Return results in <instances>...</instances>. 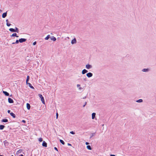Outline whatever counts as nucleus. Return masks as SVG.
Here are the masks:
<instances>
[{
    "instance_id": "obj_1",
    "label": "nucleus",
    "mask_w": 156,
    "mask_h": 156,
    "mask_svg": "<svg viewBox=\"0 0 156 156\" xmlns=\"http://www.w3.org/2000/svg\"><path fill=\"white\" fill-rule=\"evenodd\" d=\"M38 96L40 98H41V101H42V103L43 104H45L44 99V98L43 97L42 95L41 94H38Z\"/></svg>"
},
{
    "instance_id": "obj_2",
    "label": "nucleus",
    "mask_w": 156,
    "mask_h": 156,
    "mask_svg": "<svg viewBox=\"0 0 156 156\" xmlns=\"http://www.w3.org/2000/svg\"><path fill=\"white\" fill-rule=\"evenodd\" d=\"M27 39L25 38H21L19 39V41L20 43H22L26 41Z\"/></svg>"
},
{
    "instance_id": "obj_3",
    "label": "nucleus",
    "mask_w": 156,
    "mask_h": 156,
    "mask_svg": "<svg viewBox=\"0 0 156 156\" xmlns=\"http://www.w3.org/2000/svg\"><path fill=\"white\" fill-rule=\"evenodd\" d=\"M86 76L87 77L90 78L93 76V74L89 72L87 74Z\"/></svg>"
},
{
    "instance_id": "obj_4",
    "label": "nucleus",
    "mask_w": 156,
    "mask_h": 156,
    "mask_svg": "<svg viewBox=\"0 0 156 156\" xmlns=\"http://www.w3.org/2000/svg\"><path fill=\"white\" fill-rule=\"evenodd\" d=\"M86 68L87 69H89L92 68V66L90 65L87 64L86 66Z\"/></svg>"
},
{
    "instance_id": "obj_5",
    "label": "nucleus",
    "mask_w": 156,
    "mask_h": 156,
    "mask_svg": "<svg viewBox=\"0 0 156 156\" xmlns=\"http://www.w3.org/2000/svg\"><path fill=\"white\" fill-rule=\"evenodd\" d=\"M76 39L75 38H74L71 41V43L72 44H76Z\"/></svg>"
},
{
    "instance_id": "obj_6",
    "label": "nucleus",
    "mask_w": 156,
    "mask_h": 156,
    "mask_svg": "<svg viewBox=\"0 0 156 156\" xmlns=\"http://www.w3.org/2000/svg\"><path fill=\"white\" fill-rule=\"evenodd\" d=\"M8 101L9 103H13V100L10 98H8Z\"/></svg>"
},
{
    "instance_id": "obj_7",
    "label": "nucleus",
    "mask_w": 156,
    "mask_h": 156,
    "mask_svg": "<svg viewBox=\"0 0 156 156\" xmlns=\"http://www.w3.org/2000/svg\"><path fill=\"white\" fill-rule=\"evenodd\" d=\"M150 70L149 69H144L142 70V71L143 72H148Z\"/></svg>"
},
{
    "instance_id": "obj_8",
    "label": "nucleus",
    "mask_w": 156,
    "mask_h": 156,
    "mask_svg": "<svg viewBox=\"0 0 156 156\" xmlns=\"http://www.w3.org/2000/svg\"><path fill=\"white\" fill-rule=\"evenodd\" d=\"M7 15V12H5L3 13L2 15V17L3 18H5L6 16Z\"/></svg>"
},
{
    "instance_id": "obj_9",
    "label": "nucleus",
    "mask_w": 156,
    "mask_h": 156,
    "mask_svg": "<svg viewBox=\"0 0 156 156\" xmlns=\"http://www.w3.org/2000/svg\"><path fill=\"white\" fill-rule=\"evenodd\" d=\"M42 145L43 147H47V143L45 141H43L42 144Z\"/></svg>"
},
{
    "instance_id": "obj_10",
    "label": "nucleus",
    "mask_w": 156,
    "mask_h": 156,
    "mask_svg": "<svg viewBox=\"0 0 156 156\" xmlns=\"http://www.w3.org/2000/svg\"><path fill=\"white\" fill-rule=\"evenodd\" d=\"M88 72V71L86 69H83L82 72V73L83 74H84L85 73H87Z\"/></svg>"
},
{
    "instance_id": "obj_11",
    "label": "nucleus",
    "mask_w": 156,
    "mask_h": 156,
    "mask_svg": "<svg viewBox=\"0 0 156 156\" xmlns=\"http://www.w3.org/2000/svg\"><path fill=\"white\" fill-rule=\"evenodd\" d=\"M11 37H18V36L17 35V34L16 33H13L12 35L10 36Z\"/></svg>"
},
{
    "instance_id": "obj_12",
    "label": "nucleus",
    "mask_w": 156,
    "mask_h": 156,
    "mask_svg": "<svg viewBox=\"0 0 156 156\" xmlns=\"http://www.w3.org/2000/svg\"><path fill=\"white\" fill-rule=\"evenodd\" d=\"M50 39L51 40H52L53 41H55L56 40V38L53 36L51 37Z\"/></svg>"
},
{
    "instance_id": "obj_13",
    "label": "nucleus",
    "mask_w": 156,
    "mask_h": 156,
    "mask_svg": "<svg viewBox=\"0 0 156 156\" xmlns=\"http://www.w3.org/2000/svg\"><path fill=\"white\" fill-rule=\"evenodd\" d=\"M3 92L5 96H9V94L7 92L3 91Z\"/></svg>"
},
{
    "instance_id": "obj_14",
    "label": "nucleus",
    "mask_w": 156,
    "mask_h": 156,
    "mask_svg": "<svg viewBox=\"0 0 156 156\" xmlns=\"http://www.w3.org/2000/svg\"><path fill=\"white\" fill-rule=\"evenodd\" d=\"M27 84H28L29 86L31 88H32V89H34V87L32 86L31 84L30 83H27Z\"/></svg>"
},
{
    "instance_id": "obj_15",
    "label": "nucleus",
    "mask_w": 156,
    "mask_h": 156,
    "mask_svg": "<svg viewBox=\"0 0 156 156\" xmlns=\"http://www.w3.org/2000/svg\"><path fill=\"white\" fill-rule=\"evenodd\" d=\"M96 115V113H95L93 112L92 114V119H94Z\"/></svg>"
},
{
    "instance_id": "obj_16",
    "label": "nucleus",
    "mask_w": 156,
    "mask_h": 156,
    "mask_svg": "<svg viewBox=\"0 0 156 156\" xmlns=\"http://www.w3.org/2000/svg\"><path fill=\"white\" fill-rule=\"evenodd\" d=\"M27 107L28 110H29L30 108V104L28 103L27 104Z\"/></svg>"
},
{
    "instance_id": "obj_17",
    "label": "nucleus",
    "mask_w": 156,
    "mask_h": 156,
    "mask_svg": "<svg viewBox=\"0 0 156 156\" xmlns=\"http://www.w3.org/2000/svg\"><path fill=\"white\" fill-rule=\"evenodd\" d=\"M9 30L10 32H15V29L12 28H10L9 29Z\"/></svg>"
},
{
    "instance_id": "obj_18",
    "label": "nucleus",
    "mask_w": 156,
    "mask_h": 156,
    "mask_svg": "<svg viewBox=\"0 0 156 156\" xmlns=\"http://www.w3.org/2000/svg\"><path fill=\"white\" fill-rule=\"evenodd\" d=\"M10 115L12 116L13 118H15L16 117L15 115L13 113V112H11L10 113Z\"/></svg>"
},
{
    "instance_id": "obj_19",
    "label": "nucleus",
    "mask_w": 156,
    "mask_h": 156,
    "mask_svg": "<svg viewBox=\"0 0 156 156\" xmlns=\"http://www.w3.org/2000/svg\"><path fill=\"white\" fill-rule=\"evenodd\" d=\"M5 127V126L3 125H0V129L2 130Z\"/></svg>"
},
{
    "instance_id": "obj_20",
    "label": "nucleus",
    "mask_w": 156,
    "mask_h": 156,
    "mask_svg": "<svg viewBox=\"0 0 156 156\" xmlns=\"http://www.w3.org/2000/svg\"><path fill=\"white\" fill-rule=\"evenodd\" d=\"M143 101V100L142 99H140L136 101V102L138 103H141Z\"/></svg>"
},
{
    "instance_id": "obj_21",
    "label": "nucleus",
    "mask_w": 156,
    "mask_h": 156,
    "mask_svg": "<svg viewBox=\"0 0 156 156\" xmlns=\"http://www.w3.org/2000/svg\"><path fill=\"white\" fill-rule=\"evenodd\" d=\"M50 38V35H48L46 37H45V39L47 40H48Z\"/></svg>"
},
{
    "instance_id": "obj_22",
    "label": "nucleus",
    "mask_w": 156,
    "mask_h": 156,
    "mask_svg": "<svg viewBox=\"0 0 156 156\" xmlns=\"http://www.w3.org/2000/svg\"><path fill=\"white\" fill-rule=\"evenodd\" d=\"M2 121L3 122H8V120L6 119H4L2 120Z\"/></svg>"
},
{
    "instance_id": "obj_23",
    "label": "nucleus",
    "mask_w": 156,
    "mask_h": 156,
    "mask_svg": "<svg viewBox=\"0 0 156 156\" xmlns=\"http://www.w3.org/2000/svg\"><path fill=\"white\" fill-rule=\"evenodd\" d=\"M15 31L16 32H17V33H19V29H18V28H17L16 27H15Z\"/></svg>"
},
{
    "instance_id": "obj_24",
    "label": "nucleus",
    "mask_w": 156,
    "mask_h": 156,
    "mask_svg": "<svg viewBox=\"0 0 156 156\" xmlns=\"http://www.w3.org/2000/svg\"><path fill=\"white\" fill-rule=\"evenodd\" d=\"M87 149L89 150H91L92 149V148L90 145L87 146Z\"/></svg>"
},
{
    "instance_id": "obj_25",
    "label": "nucleus",
    "mask_w": 156,
    "mask_h": 156,
    "mask_svg": "<svg viewBox=\"0 0 156 156\" xmlns=\"http://www.w3.org/2000/svg\"><path fill=\"white\" fill-rule=\"evenodd\" d=\"M23 151V150H22V149H20V150H19L17 152V154H19V153H21L22 151Z\"/></svg>"
},
{
    "instance_id": "obj_26",
    "label": "nucleus",
    "mask_w": 156,
    "mask_h": 156,
    "mask_svg": "<svg viewBox=\"0 0 156 156\" xmlns=\"http://www.w3.org/2000/svg\"><path fill=\"white\" fill-rule=\"evenodd\" d=\"M30 79V77L29 76H28L27 77V78L26 80V83H28V82L29 81Z\"/></svg>"
},
{
    "instance_id": "obj_27",
    "label": "nucleus",
    "mask_w": 156,
    "mask_h": 156,
    "mask_svg": "<svg viewBox=\"0 0 156 156\" xmlns=\"http://www.w3.org/2000/svg\"><path fill=\"white\" fill-rule=\"evenodd\" d=\"M95 133H96L95 132V133H91V135L90 136V138H91L93 136H94L95 135Z\"/></svg>"
},
{
    "instance_id": "obj_28",
    "label": "nucleus",
    "mask_w": 156,
    "mask_h": 156,
    "mask_svg": "<svg viewBox=\"0 0 156 156\" xmlns=\"http://www.w3.org/2000/svg\"><path fill=\"white\" fill-rule=\"evenodd\" d=\"M60 143L63 145H64L65 144V142L63 140H60Z\"/></svg>"
},
{
    "instance_id": "obj_29",
    "label": "nucleus",
    "mask_w": 156,
    "mask_h": 156,
    "mask_svg": "<svg viewBox=\"0 0 156 156\" xmlns=\"http://www.w3.org/2000/svg\"><path fill=\"white\" fill-rule=\"evenodd\" d=\"M39 141H40V142H41L43 141V139H42V138H40L39 139V140H38Z\"/></svg>"
},
{
    "instance_id": "obj_30",
    "label": "nucleus",
    "mask_w": 156,
    "mask_h": 156,
    "mask_svg": "<svg viewBox=\"0 0 156 156\" xmlns=\"http://www.w3.org/2000/svg\"><path fill=\"white\" fill-rule=\"evenodd\" d=\"M6 25H7V26L8 27H9V26H10L11 25V24L10 23H6Z\"/></svg>"
},
{
    "instance_id": "obj_31",
    "label": "nucleus",
    "mask_w": 156,
    "mask_h": 156,
    "mask_svg": "<svg viewBox=\"0 0 156 156\" xmlns=\"http://www.w3.org/2000/svg\"><path fill=\"white\" fill-rule=\"evenodd\" d=\"M70 133L71 134H75V132H74L73 131H72L70 132Z\"/></svg>"
},
{
    "instance_id": "obj_32",
    "label": "nucleus",
    "mask_w": 156,
    "mask_h": 156,
    "mask_svg": "<svg viewBox=\"0 0 156 156\" xmlns=\"http://www.w3.org/2000/svg\"><path fill=\"white\" fill-rule=\"evenodd\" d=\"M58 113L57 112L56 113V119H58Z\"/></svg>"
},
{
    "instance_id": "obj_33",
    "label": "nucleus",
    "mask_w": 156,
    "mask_h": 156,
    "mask_svg": "<svg viewBox=\"0 0 156 156\" xmlns=\"http://www.w3.org/2000/svg\"><path fill=\"white\" fill-rule=\"evenodd\" d=\"M19 40H16V42H15V43L16 44H18L19 43Z\"/></svg>"
},
{
    "instance_id": "obj_34",
    "label": "nucleus",
    "mask_w": 156,
    "mask_h": 156,
    "mask_svg": "<svg viewBox=\"0 0 156 156\" xmlns=\"http://www.w3.org/2000/svg\"><path fill=\"white\" fill-rule=\"evenodd\" d=\"M36 44V42L35 41L33 43V45H35V44Z\"/></svg>"
},
{
    "instance_id": "obj_35",
    "label": "nucleus",
    "mask_w": 156,
    "mask_h": 156,
    "mask_svg": "<svg viewBox=\"0 0 156 156\" xmlns=\"http://www.w3.org/2000/svg\"><path fill=\"white\" fill-rule=\"evenodd\" d=\"M87 104V102H85V104H84V105H83V107H84Z\"/></svg>"
},
{
    "instance_id": "obj_36",
    "label": "nucleus",
    "mask_w": 156,
    "mask_h": 156,
    "mask_svg": "<svg viewBox=\"0 0 156 156\" xmlns=\"http://www.w3.org/2000/svg\"><path fill=\"white\" fill-rule=\"evenodd\" d=\"M54 149L56 150V151H58V149L57 147H54Z\"/></svg>"
},
{
    "instance_id": "obj_37",
    "label": "nucleus",
    "mask_w": 156,
    "mask_h": 156,
    "mask_svg": "<svg viewBox=\"0 0 156 156\" xmlns=\"http://www.w3.org/2000/svg\"><path fill=\"white\" fill-rule=\"evenodd\" d=\"M83 88L81 87H79V90H81Z\"/></svg>"
},
{
    "instance_id": "obj_38",
    "label": "nucleus",
    "mask_w": 156,
    "mask_h": 156,
    "mask_svg": "<svg viewBox=\"0 0 156 156\" xmlns=\"http://www.w3.org/2000/svg\"><path fill=\"white\" fill-rule=\"evenodd\" d=\"M76 86L77 87H79L80 86V85L79 84H77Z\"/></svg>"
},
{
    "instance_id": "obj_39",
    "label": "nucleus",
    "mask_w": 156,
    "mask_h": 156,
    "mask_svg": "<svg viewBox=\"0 0 156 156\" xmlns=\"http://www.w3.org/2000/svg\"><path fill=\"white\" fill-rule=\"evenodd\" d=\"M7 112H8V113H10V110H8V111H7Z\"/></svg>"
},
{
    "instance_id": "obj_40",
    "label": "nucleus",
    "mask_w": 156,
    "mask_h": 156,
    "mask_svg": "<svg viewBox=\"0 0 156 156\" xmlns=\"http://www.w3.org/2000/svg\"><path fill=\"white\" fill-rule=\"evenodd\" d=\"M68 146H71L72 145L71 144H69V143H68Z\"/></svg>"
},
{
    "instance_id": "obj_41",
    "label": "nucleus",
    "mask_w": 156,
    "mask_h": 156,
    "mask_svg": "<svg viewBox=\"0 0 156 156\" xmlns=\"http://www.w3.org/2000/svg\"><path fill=\"white\" fill-rule=\"evenodd\" d=\"M22 122H24V123H25L26 122V121L24 120H23L22 121Z\"/></svg>"
},
{
    "instance_id": "obj_42",
    "label": "nucleus",
    "mask_w": 156,
    "mask_h": 156,
    "mask_svg": "<svg viewBox=\"0 0 156 156\" xmlns=\"http://www.w3.org/2000/svg\"><path fill=\"white\" fill-rule=\"evenodd\" d=\"M110 156H115V155L114 154H111L110 155Z\"/></svg>"
},
{
    "instance_id": "obj_43",
    "label": "nucleus",
    "mask_w": 156,
    "mask_h": 156,
    "mask_svg": "<svg viewBox=\"0 0 156 156\" xmlns=\"http://www.w3.org/2000/svg\"><path fill=\"white\" fill-rule=\"evenodd\" d=\"M88 144H89V143H88V142H87L86 143V144L87 145H88Z\"/></svg>"
},
{
    "instance_id": "obj_44",
    "label": "nucleus",
    "mask_w": 156,
    "mask_h": 156,
    "mask_svg": "<svg viewBox=\"0 0 156 156\" xmlns=\"http://www.w3.org/2000/svg\"><path fill=\"white\" fill-rule=\"evenodd\" d=\"M6 22L7 23H8V19H7L6 20Z\"/></svg>"
},
{
    "instance_id": "obj_45",
    "label": "nucleus",
    "mask_w": 156,
    "mask_h": 156,
    "mask_svg": "<svg viewBox=\"0 0 156 156\" xmlns=\"http://www.w3.org/2000/svg\"><path fill=\"white\" fill-rule=\"evenodd\" d=\"M83 80H84V81H86V78H84Z\"/></svg>"
},
{
    "instance_id": "obj_46",
    "label": "nucleus",
    "mask_w": 156,
    "mask_h": 156,
    "mask_svg": "<svg viewBox=\"0 0 156 156\" xmlns=\"http://www.w3.org/2000/svg\"><path fill=\"white\" fill-rule=\"evenodd\" d=\"M19 156H24L23 155L21 154Z\"/></svg>"
},
{
    "instance_id": "obj_47",
    "label": "nucleus",
    "mask_w": 156,
    "mask_h": 156,
    "mask_svg": "<svg viewBox=\"0 0 156 156\" xmlns=\"http://www.w3.org/2000/svg\"><path fill=\"white\" fill-rule=\"evenodd\" d=\"M86 98V97H84L83 98V99H85Z\"/></svg>"
},
{
    "instance_id": "obj_48",
    "label": "nucleus",
    "mask_w": 156,
    "mask_h": 156,
    "mask_svg": "<svg viewBox=\"0 0 156 156\" xmlns=\"http://www.w3.org/2000/svg\"><path fill=\"white\" fill-rule=\"evenodd\" d=\"M12 44H15L16 43H15V42H13Z\"/></svg>"
},
{
    "instance_id": "obj_49",
    "label": "nucleus",
    "mask_w": 156,
    "mask_h": 156,
    "mask_svg": "<svg viewBox=\"0 0 156 156\" xmlns=\"http://www.w3.org/2000/svg\"><path fill=\"white\" fill-rule=\"evenodd\" d=\"M2 12V10L1 9H0V12Z\"/></svg>"
},
{
    "instance_id": "obj_50",
    "label": "nucleus",
    "mask_w": 156,
    "mask_h": 156,
    "mask_svg": "<svg viewBox=\"0 0 156 156\" xmlns=\"http://www.w3.org/2000/svg\"><path fill=\"white\" fill-rule=\"evenodd\" d=\"M0 156H3L2 155H1L0 154Z\"/></svg>"
}]
</instances>
